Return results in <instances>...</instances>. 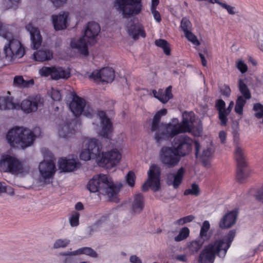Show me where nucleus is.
I'll list each match as a JSON object with an SVG mask.
<instances>
[{"label":"nucleus","instance_id":"50","mask_svg":"<svg viewBox=\"0 0 263 263\" xmlns=\"http://www.w3.org/2000/svg\"><path fill=\"white\" fill-rule=\"evenodd\" d=\"M253 110L256 112L254 115L257 118H263V105L262 104L260 103L254 104Z\"/></svg>","mask_w":263,"mask_h":263},{"label":"nucleus","instance_id":"14","mask_svg":"<svg viewBox=\"0 0 263 263\" xmlns=\"http://www.w3.org/2000/svg\"><path fill=\"white\" fill-rule=\"evenodd\" d=\"M148 179L143 185L142 190L146 191L151 187L154 192L158 191L160 187V168L156 164L150 166L147 172Z\"/></svg>","mask_w":263,"mask_h":263},{"label":"nucleus","instance_id":"39","mask_svg":"<svg viewBox=\"0 0 263 263\" xmlns=\"http://www.w3.org/2000/svg\"><path fill=\"white\" fill-rule=\"evenodd\" d=\"M155 45L161 48L164 53L167 55H169L171 54V50H170V45L169 43L165 40L163 39H159L156 40L155 41Z\"/></svg>","mask_w":263,"mask_h":263},{"label":"nucleus","instance_id":"47","mask_svg":"<svg viewBox=\"0 0 263 263\" xmlns=\"http://www.w3.org/2000/svg\"><path fill=\"white\" fill-rule=\"evenodd\" d=\"M53 71V66L47 67L43 66L39 70V74L43 77H47L50 76L52 79V74Z\"/></svg>","mask_w":263,"mask_h":263},{"label":"nucleus","instance_id":"30","mask_svg":"<svg viewBox=\"0 0 263 263\" xmlns=\"http://www.w3.org/2000/svg\"><path fill=\"white\" fill-rule=\"evenodd\" d=\"M171 89L172 86H169L164 91L162 89H159L158 91L153 90L152 92L156 98L163 103H165L172 97Z\"/></svg>","mask_w":263,"mask_h":263},{"label":"nucleus","instance_id":"60","mask_svg":"<svg viewBox=\"0 0 263 263\" xmlns=\"http://www.w3.org/2000/svg\"><path fill=\"white\" fill-rule=\"evenodd\" d=\"M256 198L259 200L260 201L263 202V185L258 190L256 195Z\"/></svg>","mask_w":263,"mask_h":263},{"label":"nucleus","instance_id":"63","mask_svg":"<svg viewBox=\"0 0 263 263\" xmlns=\"http://www.w3.org/2000/svg\"><path fill=\"white\" fill-rule=\"evenodd\" d=\"M233 106H234V102L231 101L230 102V104H229L228 108H226V110H224L225 117H227L228 115H229V114L231 112Z\"/></svg>","mask_w":263,"mask_h":263},{"label":"nucleus","instance_id":"21","mask_svg":"<svg viewBox=\"0 0 263 263\" xmlns=\"http://www.w3.org/2000/svg\"><path fill=\"white\" fill-rule=\"evenodd\" d=\"M167 113V110L166 109H162L159 110L156 115L154 116L151 127V130L155 132V139L158 143H161L163 141H168V140L162 139L158 141L156 139V135L158 133L160 134L162 133L163 130L162 127L163 125L166 124H162L160 122V119L162 116H165Z\"/></svg>","mask_w":263,"mask_h":263},{"label":"nucleus","instance_id":"23","mask_svg":"<svg viewBox=\"0 0 263 263\" xmlns=\"http://www.w3.org/2000/svg\"><path fill=\"white\" fill-rule=\"evenodd\" d=\"M185 170L181 167L176 172L170 173L167 175V183L168 185H172L174 189H177L181 184Z\"/></svg>","mask_w":263,"mask_h":263},{"label":"nucleus","instance_id":"16","mask_svg":"<svg viewBox=\"0 0 263 263\" xmlns=\"http://www.w3.org/2000/svg\"><path fill=\"white\" fill-rule=\"evenodd\" d=\"M43 103L44 100L40 96H29L22 101L20 108L24 113L30 114L36 111Z\"/></svg>","mask_w":263,"mask_h":263},{"label":"nucleus","instance_id":"59","mask_svg":"<svg viewBox=\"0 0 263 263\" xmlns=\"http://www.w3.org/2000/svg\"><path fill=\"white\" fill-rule=\"evenodd\" d=\"M63 253V252L60 253L59 254V255H61V256H65V257H64L63 258L61 259V260L63 263H72V262L73 261V258L70 256L71 255H61V254Z\"/></svg>","mask_w":263,"mask_h":263},{"label":"nucleus","instance_id":"54","mask_svg":"<svg viewBox=\"0 0 263 263\" xmlns=\"http://www.w3.org/2000/svg\"><path fill=\"white\" fill-rule=\"evenodd\" d=\"M236 67L242 73H245L248 70V67L247 65L241 60L237 61L236 63Z\"/></svg>","mask_w":263,"mask_h":263},{"label":"nucleus","instance_id":"27","mask_svg":"<svg viewBox=\"0 0 263 263\" xmlns=\"http://www.w3.org/2000/svg\"><path fill=\"white\" fill-rule=\"evenodd\" d=\"M68 19V13L63 12L58 15L52 16V23L54 28L56 30H60L65 29L67 27V21Z\"/></svg>","mask_w":263,"mask_h":263},{"label":"nucleus","instance_id":"2","mask_svg":"<svg viewBox=\"0 0 263 263\" xmlns=\"http://www.w3.org/2000/svg\"><path fill=\"white\" fill-rule=\"evenodd\" d=\"M235 234V230H231L223 239L216 240L207 246L200 255L199 262L213 263L216 254L220 257H224Z\"/></svg>","mask_w":263,"mask_h":263},{"label":"nucleus","instance_id":"64","mask_svg":"<svg viewBox=\"0 0 263 263\" xmlns=\"http://www.w3.org/2000/svg\"><path fill=\"white\" fill-rule=\"evenodd\" d=\"M131 263H142V261L139 257L136 255H132L129 259Z\"/></svg>","mask_w":263,"mask_h":263},{"label":"nucleus","instance_id":"45","mask_svg":"<svg viewBox=\"0 0 263 263\" xmlns=\"http://www.w3.org/2000/svg\"><path fill=\"white\" fill-rule=\"evenodd\" d=\"M181 30L184 33L192 30V24L190 20L186 17H183L180 24Z\"/></svg>","mask_w":263,"mask_h":263},{"label":"nucleus","instance_id":"15","mask_svg":"<svg viewBox=\"0 0 263 263\" xmlns=\"http://www.w3.org/2000/svg\"><path fill=\"white\" fill-rule=\"evenodd\" d=\"M121 159V153L116 149L102 153L99 159L100 165L110 169L117 165Z\"/></svg>","mask_w":263,"mask_h":263},{"label":"nucleus","instance_id":"7","mask_svg":"<svg viewBox=\"0 0 263 263\" xmlns=\"http://www.w3.org/2000/svg\"><path fill=\"white\" fill-rule=\"evenodd\" d=\"M114 6L125 18L139 14L142 10L141 0H116Z\"/></svg>","mask_w":263,"mask_h":263},{"label":"nucleus","instance_id":"13","mask_svg":"<svg viewBox=\"0 0 263 263\" xmlns=\"http://www.w3.org/2000/svg\"><path fill=\"white\" fill-rule=\"evenodd\" d=\"M238 87L241 95L237 96L234 110L236 114L242 115L243 107L247 101L251 98V93L248 86L241 79L238 80Z\"/></svg>","mask_w":263,"mask_h":263},{"label":"nucleus","instance_id":"32","mask_svg":"<svg viewBox=\"0 0 263 263\" xmlns=\"http://www.w3.org/2000/svg\"><path fill=\"white\" fill-rule=\"evenodd\" d=\"M52 58L53 52L48 49H42L33 53V59L36 61L44 62L51 60Z\"/></svg>","mask_w":263,"mask_h":263},{"label":"nucleus","instance_id":"6","mask_svg":"<svg viewBox=\"0 0 263 263\" xmlns=\"http://www.w3.org/2000/svg\"><path fill=\"white\" fill-rule=\"evenodd\" d=\"M0 170L15 175L24 176L29 173L30 167L27 164L16 158L9 155L2 156L0 160Z\"/></svg>","mask_w":263,"mask_h":263},{"label":"nucleus","instance_id":"11","mask_svg":"<svg viewBox=\"0 0 263 263\" xmlns=\"http://www.w3.org/2000/svg\"><path fill=\"white\" fill-rule=\"evenodd\" d=\"M159 157L161 163L168 168L177 166L181 158L173 146H163L160 151Z\"/></svg>","mask_w":263,"mask_h":263},{"label":"nucleus","instance_id":"12","mask_svg":"<svg viewBox=\"0 0 263 263\" xmlns=\"http://www.w3.org/2000/svg\"><path fill=\"white\" fill-rule=\"evenodd\" d=\"M69 108L76 117L83 115L87 117H90L93 113L92 108L87 104L86 101L76 95L73 96Z\"/></svg>","mask_w":263,"mask_h":263},{"label":"nucleus","instance_id":"49","mask_svg":"<svg viewBox=\"0 0 263 263\" xmlns=\"http://www.w3.org/2000/svg\"><path fill=\"white\" fill-rule=\"evenodd\" d=\"M194 218L195 217L194 216L192 215H188L176 220L174 222V224L182 226L185 223L192 221Z\"/></svg>","mask_w":263,"mask_h":263},{"label":"nucleus","instance_id":"34","mask_svg":"<svg viewBox=\"0 0 263 263\" xmlns=\"http://www.w3.org/2000/svg\"><path fill=\"white\" fill-rule=\"evenodd\" d=\"M216 107L218 110L219 119L220 120L221 124L224 126L228 122L227 117H225L226 103L222 99L218 100L216 102Z\"/></svg>","mask_w":263,"mask_h":263},{"label":"nucleus","instance_id":"51","mask_svg":"<svg viewBox=\"0 0 263 263\" xmlns=\"http://www.w3.org/2000/svg\"><path fill=\"white\" fill-rule=\"evenodd\" d=\"M126 181L127 184L133 187L135 183L136 176L135 173L132 171H129L125 177Z\"/></svg>","mask_w":263,"mask_h":263},{"label":"nucleus","instance_id":"18","mask_svg":"<svg viewBox=\"0 0 263 263\" xmlns=\"http://www.w3.org/2000/svg\"><path fill=\"white\" fill-rule=\"evenodd\" d=\"M233 143L235 147L234 158L238 167H243L246 165V156L245 150L240 143V139L238 134H234Z\"/></svg>","mask_w":263,"mask_h":263},{"label":"nucleus","instance_id":"62","mask_svg":"<svg viewBox=\"0 0 263 263\" xmlns=\"http://www.w3.org/2000/svg\"><path fill=\"white\" fill-rule=\"evenodd\" d=\"M219 138L220 140V142L221 143L224 144L226 143V138H227V134L223 131L221 130L219 133Z\"/></svg>","mask_w":263,"mask_h":263},{"label":"nucleus","instance_id":"28","mask_svg":"<svg viewBox=\"0 0 263 263\" xmlns=\"http://www.w3.org/2000/svg\"><path fill=\"white\" fill-rule=\"evenodd\" d=\"M59 169L61 172L73 171L76 167L77 162L75 159L61 158L58 162Z\"/></svg>","mask_w":263,"mask_h":263},{"label":"nucleus","instance_id":"55","mask_svg":"<svg viewBox=\"0 0 263 263\" xmlns=\"http://www.w3.org/2000/svg\"><path fill=\"white\" fill-rule=\"evenodd\" d=\"M51 97L53 100L58 101L61 99L62 95L60 91L58 90L52 89L51 92Z\"/></svg>","mask_w":263,"mask_h":263},{"label":"nucleus","instance_id":"4","mask_svg":"<svg viewBox=\"0 0 263 263\" xmlns=\"http://www.w3.org/2000/svg\"><path fill=\"white\" fill-rule=\"evenodd\" d=\"M40 135V127H35L31 131L22 127H15L9 130L6 139L11 146L25 149L30 146L35 139Z\"/></svg>","mask_w":263,"mask_h":263},{"label":"nucleus","instance_id":"10","mask_svg":"<svg viewBox=\"0 0 263 263\" xmlns=\"http://www.w3.org/2000/svg\"><path fill=\"white\" fill-rule=\"evenodd\" d=\"M4 52L6 59L12 61L16 59L22 58L25 54V48L20 40L10 38L4 47Z\"/></svg>","mask_w":263,"mask_h":263},{"label":"nucleus","instance_id":"9","mask_svg":"<svg viewBox=\"0 0 263 263\" xmlns=\"http://www.w3.org/2000/svg\"><path fill=\"white\" fill-rule=\"evenodd\" d=\"M174 141V144L176 145L175 148L180 157L185 156L190 153L194 143L195 148V155L196 157H198L200 146L197 141H193L187 135H182L175 137Z\"/></svg>","mask_w":263,"mask_h":263},{"label":"nucleus","instance_id":"26","mask_svg":"<svg viewBox=\"0 0 263 263\" xmlns=\"http://www.w3.org/2000/svg\"><path fill=\"white\" fill-rule=\"evenodd\" d=\"M237 215L238 212L236 210L231 211L226 214L219 223L220 228L222 229L229 228L234 224L236 221Z\"/></svg>","mask_w":263,"mask_h":263},{"label":"nucleus","instance_id":"44","mask_svg":"<svg viewBox=\"0 0 263 263\" xmlns=\"http://www.w3.org/2000/svg\"><path fill=\"white\" fill-rule=\"evenodd\" d=\"M199 193L200 189L199 186L196 183L192 184L190 188L185 190L184 192V195H192L198 196Z\"/></svg>","mask_w":263,"mask_h":263},{"label":"nucleus","instance_id":"3","mask_svg":"<svg viewBox=\"0 0 263 263\" xmlns=\"http://www.w3.org/2000/svg\"><path fill=\"white\" fill-rule=\"evenodd\" d=\"M121 187V184H115L111 178L102 174L94 176L87 185L90 192L106 195L110 201L114 202L118 201L117 196Z\"/></svg>","mask_w":263,"mask_h":263},{"label":"nucleus","instance_id":"36","mask_svg":"<svg viewBox=\"0 0 263 263\" xmlns=\"http://www.w3.org/2000/svg\"><path fill=\"white\" fill-rule=\"evenodd\" d=\"M58 134L61 138L67 139L72 137L73 134V130L70 127L68 124L65 123L61 125L58 128Z\"/></svg>","mask_w":263,"mask_h":263},{"label":"nucleus","instance_id":"42","mask_svg":"<svg viewBox=\"0 0 263 263\" xmlns=\"http://www.w3.org/2000/svg\"><path fill=\"white\" fill-rule=\"evenodd\" d=\"M9 25L0 22V36L7 40L12 37V34L9 31Z\"/></svg>","mask_w":263,"mask_h":263},{"label":"nucleus","instance_id":"29","mask_svg":"<svg viewBox=\"0 0 263 263\" xmlns=\"http://www.w3.org/2000/svg\"><path fill=\"white\" fill-rule=\"evenodd\" d=\"M70 76V71L68 68L61 66H53L52 74V79L59 80L60 79L66 80Z\"/></svg>","mask_w":263,"mask_h":263},{"label":"nucleus","instance_id":"17","mask_svg":"<svg viewBox=\"0 0 263 263\" xmlns=\"http://www.w3.org/2000/svg\"><path fill=\"white\" fill-rule=\"evenodd\" d=\"M97 115L101 120V128L98 131V135L104 138H110L112 133V126L110 120L103 111H99Z\"/></svg>","mask_w":263,"mask_h":263},{"label":"nucleus","instance_id":"56","mask_svg":"<svg viewBox=\"0 0 263 263\" xmlns=\"http://www.w3.org/2000/svg\"><path fill=\"white\" fill-rule=\"evenodd\" d=\"M151 12L154 16V19L155 21L158 22L160 23L161 21V17L160 14V13L159 11H158L156 9H152L151 10Z\"/></svg>","mask_w":263,"mask_h":263},{"label":"nucleus","instance_id":"8","mask_svg":"<svg viewBox=\"0 0 263 263\" xmlns=\"http://www.w3.org/2000/svg\"><path fill=\"white\" fill-rule=\"evenodd\" d=\"M102 145L101 143L95 138H90L85 141L80 158L81 160L88 161L100 158L102 155Z\"/></svg>","mask_w":263,"mask_h":263},{"label":"nucleus","instance_id":"25","mask_svg":"<svg viewBox=\"0 0 263 263\" xmlns=\"http://www.w3.org/2000/svg\"><path fill=\"white\" fill-rule=\"evenodd\" d=\"M127 31L129 36L134 40H138L140 37H145L146 33L144 27L139 23H130L127 26Z\"/></svg>","mask_w":263,"mask_h":263},{"label":"nucleus","instance_id":"31","mask_svg":"<svg viewBox=\"0 0 263 263\" xmlns=\"http://www.w3.org/2000/svg\"><path fill=\"white\" fill-rule=\"evenodd\" d=\"M61 254L63 255H78L80 254H85L92 258L98 257V254L97 252L90 247H83L74 251H68L65 253H61Z\"/></svg>","mask_w":263,"mask_h":263},{"label":"nucleus","instance_id":"58","mask_svg":"<svg viewBox=\"0 0 263 263\" xmlns=\"http://www.w3.org/2000/svg\"><path fill=\"white\" fill-rule=\"evenodd\" d=\"M175 258L180 261L186 262L187 261V256L186 254H179L175 256Z\"/></svg>","mask_w":263,"mask_h":263},{"label":"nucleus","instance_id":"48","mask_svg":"<svg viewBox=\"0 0 263 263\" xmlns=\"http://www.w3.org/2000/svg\"><path fill=\"white\" fill-rule=\"evenodd\" d=\"M80 214L74 212L69 217V221L70 224L72 227H76L79 224Z\"/></svg>","mask_w":263,"mask_h":263},{"label":"nucleus","instance_id":"38","mask_svg":"<svg viewBox=\"0 0 263 263\" xmlns=\"http://www.w3.org/2000/svg\"><path fill=\"white\" fill-rule=\"evenodd\" d=\"M241 167H238L236 178L239 182H243L250 176V171L247 169H242Z\"/></svg>","mask_w":263,"mask_h":263},{"label":"nucleus","instance_id":"46","mask_svg":"<svg viewBox=\"0 0 263 263\" xmlns=\"http://www.w3.org/2000/svg\"><path fill=\"white\" fill-rule=\"evenodd\" d=\"M185 37L194 45L199 46L200 43L197 36L192 32V30L184 33Z\"/></svg>","mask_w":263,"mask_h":263},{"label":"nucleus","instance_id":"35","mask_svg":"<svg viewBox=\"0 0 263 263\" xmlns=\"http://www.w3.org/2000/svg\"><path fill=\"white\" fill-rule=\"evenodd\" d=\"M34 84V81L33 79L25 80L22 76H16L13 79L14 85L20 88H28L33 85Z\"/></svg>","mask_w":263,"mask_h":263},{"label":"nucleus","instance_id":"52","mask_svg":"<svg viewBox=\"0 0 263 263\" xmlns=\"http://www.w3.org/2000/svg\"><path fill=\"white\" fill-rule=\"evenodd\" d=\"M217 2L215 3L219 4L223 8L227 10L228 12L231 15H234L236 13V8L234 7L227 5V4L219 2L218 0H217Z\"/></svg>","mask_w":263,"mask_h":263},{"label":"nucleus","instance_id":"5","mask_svg":"<svg viewBox=\"0 0 263 263\" xmlns=\"http://www.w3.org/2000/svg\"><path fill=\"white\" fill-rule=\"evenodd\" d=\"M100 31L99 25L95 22H90L87 24L84 35L79 40L73 39L70 46L72 48L77 49L81 54L86 56L88 54L87 45L96 43V37Z\"/></svg>","mask_w":263,"mask_h":263},{"label":"nucleus","instance_id":"19","mask_svg":"<svg viewBox=\"0 0 263 263\" xmlns=\"http://www.w3.org/2000/svg\"><path fill=\"white\" fill-rule=\"evenodd\" d=\"M95 80H100L103 82L110 83L115 78L114 70L110 67H105L100 70H95L90 75Z\"/></svg>","mask_w":263,"mask_h":263},{"label":"nucleus","instance_id":"43","mask_svg":"<svg viewBox=\"0 0 263 263\" xmlns=\"http://www.w3.org/2000/svg\"><path fill=\"white\" fill-rule=\"evenodd\" d=\"M70 242L68 238L58 239L55 241L53 247L54 249L65 248L69 245Z\"/></svg>","mask_w":263,"mask_h":263},{"label":"nucleus","instance_id":"61","mask_svg":"<svg viewBox=\"0 0 263 263\" xmlns=\"http://www.w3.org/2000/svg\"><path fill=\"white\" fill-rule=\"evenodd\" d=\"M4 5H6L7 7L10 8L13 6V5L17 4L20 0H4Z\"/></svg>","mask_w":263,"mask_h":263},{"label":"nucleus","instance_id":"41","mask_svg":"<svg viewBox=\"0 0 263 263\" xmlns=\"http://www.w3.org/2000/svg\"><path fill=\"white\" fill-rule=\"evenodd\" d=\"M203 241L201 240H194L187 246V248L191 254L197 253L201 248Z\"/></svg>","mask_w":263,"mask_h":263},{"label":"nucleus","instance_id":"57","mask_svg":"<svg viewBox=\"0 0 263 263\" xmlns=\"http://www.w3.org/2000/svg\"><path fill=\"white\" fill-rule=\"evenodd\" d=\"M221 93L227 97H229L230 96L231 92V89L228 85L223 86V88L221 90Z\"/></svg>","mask_w":263,"mask_h":263},{"label":"nucleus","instance_id":"24","mask_svg":"<svg viewBox=\"0 0 263 263\" xmlns=\"http://www.w3.org/2000/svg\"><path fill=\"white\" fill-rule=\"evenodd\" d=\"M26 29L30 35L31 46L34 49L39 48L42 42V37L40 30L37 28L34 27L31 23L26 26Z\"/></svg>","mask_w":263,"mask_h":263},{"label":"nucleus","instance_id":"53","mask_svg":"<svg viewBox=\"0 0 263 263\" xmlns=\"http://www.w3.org/2000/svg\"><path fill=\"white\" fill-rule=\"evenodd\" d=\"M213 153V150L212 147H208L206 149H203L201 158L203 160L209 158L211 157Z\"/></svg>","mask_w":263,"mask_h":263},{"label":"nucleus","instance_id":"22","mask_svg":"<svg viewBox=\"0 0 263 263\" xmlns=\"http://www.w3.org/2000/svg\"><path fill=\"white\" fill-rule=\"evenodd\" d=\"M39 170L41 176L45 179L51 178L56 171L55 164L51 160L40 162Z\"/></svg>","mask_w":263,"mask_h":263},{"label":"nucleus","instance_id":"40","mask_svg":"<svg viewBox=\"0 0 263 263\" xmlns=\"http://www.w3.org/2000/svg\"><path fill=\"white\" fill-rule=\"evenodd\" d=\"M190 230L187 227L182 228L178 235L174 237V240L176 242H179L186 239L190 235Z\"/></svg>","mask_w":263,"mask_h":263},{"label":"nucleus","instance_id":"20","mask_svg":"<svg viewBox=\"0 0 263 263\" xmlns=\"http://www.w3.org/2000/svg\"><path fill=\"white\" fill-rule=\"evenodd\" d=\"M129 206L132 213L136 214L140 213L145 206L143 195L140 193L135 194L129 200Z\"/></svg>","mask_w":263,"mask_h":263},{"label":"nucleus","instance_id":"37","mask_svg":"<svg viewBox=\"0 0 263 263\" xmlns=\"http://www.w3.org/2000/svg\"><path fill=\"white\" fill-rule=\"evenodd\" d=\"M210 228V223L209 221L205 220L202 223L200 231V237L203 240H208L210 237L209 231Z\"/></svg>","mask_w":263,"mask_h":263},{"label":"nucleus","instance_id":"1","mask_svg":"<svg viewBox=\"0 0 263 263\" xmlns=\"http://www.w3.org/2000/svg\"><path fill=\"white\" fill-rule=\"evenodd\" d=\"M182 118L181 122H179L178 119L174 118L170 122L163 125L162 127V133H158L156 135L157 140H171L179 134L191 133L195 120L194 113L185 111L182 114Z\"/></svg>","mask_w":263,"mask_h":263},{"label":"nucleus","instance_id":"33","mask_svg":"<svg viewBox=\"0 0 263 263\" xmlns=\"http://www.w3.org/2000/svg\"><path fill=\"white\" fill-rule=\"evenodd\" d=\"M19 108L20 104L14 103L12 98L0 97L1 110L18 109Z\"/></svg>","mask_w":263,"mask_h":263}]
</instances>
